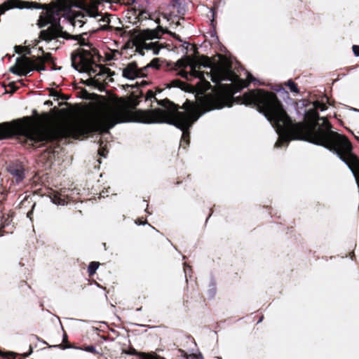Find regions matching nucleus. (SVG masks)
I'll return each mask as SVG.
<instances>
[{
  "instance_id": "nucleus-46",
  "label": "nucleus",
  "mask_w": 359,
  "mask_h": 359,
  "mask_svg": "<svg viewBox=\"0 0 359 359\" xmlns=\"http://www.w3.org/2000/svg\"><path fill=\"white\" fill-rule=\"evenodd\" d=\"M50 64L51 65V69H53V70L57 69L56 65L55 63V60H53V63H50Z\"/></svg>"
},
{
  "instance_id": "nucleus-30",
  "label": "nucleus",
  "mask_w": 359,
  "mask_h": 359,
  "mask_svg": "<svg viewBox=\"0 0 359 359\" xmlns=\"http://www.w3.org/2000/svg\"><path fill=\"white\" fill-rule=\"evenodd\" d=\"M79 348L81 349V350H84V351H86L87 352L93 353L95 355L100 354V353L97 352L95 350V348L93 346H92V345H90V346H84L83 347Z\"/></svg>"
},
{
  "instance_id": "nucleus-22",
  "label": "nucleus",
  "mask_w": 359,
  "mask_h": 359,
  "mask_svg": "<svg viewBox=\"0 0 359 359\" xmlns=\"http://www.w3.org/2000/svg\"><path fill=\"white\" fill-rule=\"evenodd\" d=\"M95 67H97L100 69L99 73L96 74V76H101L105 74H109L111 72V69L108 67H106L104 65H95Z\"/></svg>"
},
{
  "instance_id": "nucleus-27",
  "label": "nucleus",
  "mask_w": 359,
  "mask_h": 359,
  "mask_svg": "<svg viewBox=\"0 0 359 359\" xmlns=\"http://www.w3.org/2000/svg\"><path fill=\"white\" fill-rule=\"evenodd\" d=\"M102 144H103L102 141L100 140V149H98V154L100 156L105 158L107 156L108 149L106 146H102Z\"/></svg>"
},
{
  "instance_id": "nucleus-34",
  "label": "nucleus",
  "mask_w": 359,
  "mask_h": 359,
  "mask_svg": "<svg viewBox=\"0 0 359 359\" xmlns=\"http://www.w3.org/2000/svg\"><path fill=\"white\" fill-rule=\"evenodd\" d=\"M149 68V65H146L142 68H139V77H144L147 76L146 71Z\"/></svg>"
},
{
  "instance_id": "nucleus-50",
  "label": "nucleus",
  "mask_w": 359,
  "mask_h": 359,
  "mask_svg": "<svg viewBox=\"0 0 359 359\" xmlns=\"http://www.w3.org/2000/svg\"><path fill=\"white\" fill-rule=\"evenodd\" d=\"M142 359H154V358L152 357L149 356V355H144Z\"/></svg>"
},
{
  "instance_id": "nucleus-21",
  "label": "nucleus",
  "mask_w": 359,
  "mask_h": 359,
  "mask_svg": "<svg viewBox=\"0 0 359 359\" xmlns=\"http://www.w3.org/2000/svg\"><path fill=\"white\" fill-rule=\"evenodd\" d=\"M100 263L97 262H91L89 264L88 267V272L89 276H92L95 273L96 270L98 269Z\"/></svg>"
},
{
  "instance_id": "nucleus-57",
  "label": "nucleus",
  "mask_w": 359,
  "mask_h": 359,
  "mask_svg": "<svg viewBox=\"0 0 359 359\" xmlns=\"http://www.w3.org/2000/svg\"><path fill=\"white\" fill-rule=\"evenodd\" d=\"M178 13L182 14V15L184 14V13L181 12L180 11H178Z\"/></svg>"
},
{
  "instance_id": "nucleus-47",
  "label": "nucleus",
  "mask_w": 359,
  "mask_h": 359,
  "mask_svg": "<svg viewBox=\"0 0 359 359\" xmlns=\"http://www.w3.org/2000/svg\"><path fill=\"white\" fill-rule=\"evenodd\" d=\"M210 214L208 215V217H207V219H206V222L209 219V218H210V217H211V215H212V212H213V210H212V208H210Z\"/></svg>"
},
{
  "instance_id": "nucleus-43",
  "label": "nucleus",
  "mask_w": 359,
  "mask_h": 359,
  "mask_svg": "<svg viewBox=\"0 0 359 359\" xmlns=\"http://www.w3.org/2000/svg\"><path fill=\"white\" fill-rule=\"evenodd\" d=\"M283 141H285V142H287V139H285V140L279 139V140L276 142V147H280V146H281V144H282Z\"/></svg>"
},
{
  "instance_id": "nucleus-5",
  "label": "nucleus",
  "mask_w": 359,
  "mask_h": 359,
  "mask_svg": "<svg viewBox=\"0 0 359 359\" xmlns=\"http://www.w3.org/2000/svg\"><path fill=\"white\" fill-rule=\"evenodd\" d=\"M32 8L35 9H43L38 20L37 25L39 28H43L48 25L50 26L46 29H42L39 38L45 41H50L58 37H62L65 39H74L78 41L81 46L88 47V49L81 48L83 50L90 52L93 55L97 56V60L100 61L102 56L99 50L93 46L90 42H86L83 35H72L65 31L60 25V18L62 12L69 9L71 6L70 1L57 0L56 2L50 5L42 4H31ZM31 8V6L29 7Z\"/></svg>"
},
{
  "instance_id": "nucleus-36",
  "label": "nucleus",
  "mask_w": 359,
  "mask_h": 359,
  "mask_svg": "<svg viewBox=\"0 0 359 359\" xmlns=\"http://www.w3.org/2000/svg\"><path fill=\"white\" fill-rule=\"evenodd\" d=\"M15 53L18 54H21L22 52H24L25 49H27V47L26 46H15L14 47Z\"/></svg>"
},
{
  "instance_id": "nucleus-29",
  "label": "nucleus",
  "mask_w": 359,
  "mask_h": 359,
  "mask_svg": "<svg viewBox=\"0 0 359 359\" xmlns=\"http://www.w3.org/2000/svg\"><path fill=\"white\" fill-rule=\"evenodd\" d=\"M184 354V356L186 358V359H203V355L199 354H189L188 355L187 353H185L184 351H182Z\"/></svg>"
},
{
  "instance_id": "nucleus-51",
  "label": "nucleus",
  "mask_w": 359,
  "mask_h": 359,
  "mask_svg": "<svg viewBox=\"0 0 359 359\" xmlns=\"http://www.w3.org/2000/svg\"><path fill=\"white\" fill-rule=\"evenodd\" d=\"M83 6H84V2L83 1L79 2V5H78L79 7L83 8Z\"/></svg>"
},
{
  "instance_id": "nucleus-35",
  "label": "nucleus",
  "mask_w": 359,
  "mask_h": 359,
  "mask_svg": "<svg viewBox=\"0 0 359 359\" xmlns=\"http://www.w3.org/2000/svg\"><path fill=\"white\" fill-rule=\"evenodd\" d=\"M201 59L203 60L201 62L202 65H203L204 67H209L210 65V62H210V58L208 57L202 56Z\"/></svg>"
},
{
  "instance_id": "nucleus-25",
  "label": "nucleus",
  "mask_w": 359,
  "mask_h": 359,
  "mask_svg": "<svg viewBox=\"0 0 359 359\" xmlns=\"http://www.w3.org/2000/svg\"><path fill=\"white\" fill-rule=\"evenodd\" d=\"M313 108L318 111V109H320V111H325L327 109V107L326 104L321 102L318 100L315 101L313 103Z\"/></svg>"
},
{
  "instance_id": "nucleus-52",
  "label": "nucleus",
  "mask_w": 359,
  "mask_h": 359,
  "mask_svg": "<svg viewBox=\"0 0 359 359\" xmlns=\"http://www.w3.org/2000/svg\"><path fill=\"white\" fill-rule=\"evenodd\" d=\"M39 51L41 52L42 53V55H43L45 53V51L42 47L39 48Z\"/></svg>"
},
{
  "instance_id": "nucleus-60",
  "label": "nucleus",
  "mask_w": 359,
  "mask_h": 359,
  "mask_svg": "<svg viewBox=\"0 0 359 359\" xmlns=\"http://www.w3.org/2000/svg\"><path fill=\"white\" fill-rule=\"evenodd\" d=\"M180 183V182L177 181V182H176V184H179Z\"/></svg>"
},
{
  "instance_id": "nucleus-19",
  "label": "nucleus",
  "mask_w": 359,
  "mask_h": 359,
  "mask_svg": "<svg viewBox=\"0 0 359 359\" xmlns=\"http://www.w3.org/2000/svg\"><path fill=\"white\" fill-rule=\"evenodd\" d=\"M114 16L111 14H106L99 20V22H102L103 24L101 25L100 29L102 30H108L111 28L109 26L110 23V18Z\"/></svg>"
},
{
  "instance_id": "nucleus-1",
  "label": "nucleus",
  "mask_w": 359,
  "mask_h": 359,
  "mask_svg": "<svg viewBox=\"0 0 359 359\" xmlns=\"http://www.w3.org/2000/svg\"><path fill=\"white\" fill-rule=\"evenodd\" d=\"M241 104L253 106L277 127L284 126L287 137L291 140H306L323 146L336 154L348 168H352L354 157H359L353 152V145L345 135L332 130V126L325 118H320L314 109L308 110L305 118L312 123H293L276 93L257 88L237 97Z\"/></svg>"
},
{
  "instance_id": "nucleus-44",
  "label": "nucleus",
  "mask_w": 359,
  "mask_h": 359,
  "mask_svg": "<svg viewBox=\"0 0 359 359\" xmlns=\"http://www.w3.org/2000/svg\"><path fill=\"white\" fill-rule=\"evenodd\" d=\"M54 346L59 347V348H62V349H65V348L70 347V346H69L67 344V345L58 344V345H55Z\"/></svg>"
},
{
  "instance_id": "nucleus-32",
  "label": "nucleus",
  "mask_w": 359,
  "mask_h": 359,
  "mask_svg": "<svg viewBox=\"0 0 359 359\" xmlns=\"http://www.w3.org/2000/svg\"><path fill=\"white\" fill-rule=\"evenodd\" d=\"M149 14L147 11H140L137 15L139 21L146 20L149 18Z\"/></svg>"
},
{
  "instance_id": "nucleus-45",
  "label": "nucleus",
  "mask_w": 359,
  "mask_h": 359,
  "mask_svg": "<svg viewBox=\"0 0 359 359\" xmlns=\"http://www.w3.org/2000/svg\"><path fill=\"white\" fill-rule=\"evenodd\" d=\"M106 57H107V60H114V54H107V55H106Z\"/></svg>"
},
{
  "instance_id": "nucleus-2",
  "label": "nucleus",
  "mask_w": 359,
  "mask_h": 359,
  "mask_svg": "<svg viewBox=\"0 0 359 359\" xmlns=\"http://www.w3.org/2000/svg\"><path fill=\"white\" fill-rule=\"evenodd\" d=\"M19 122L14 126L15 134L10 139L16 137L27 149L47 148L40 154V161L52 162L55 157V149L60 148V142L67 137L79 139L88 135L89 128L86 122H73L58 128L39 126L34 123L32 116H24L15 119Z\"/></svg>"
},
{
  "instance_id": "nucleus-39",
  "label": "nucleus",
  "mask_w": 359,
  "mask_h": 359,
  "mask_svg": "<svg viewBox=\"0 0 359 359\" xmlns=\"http://www.w3.org/2000/svg\"><path fill=\"white\" fill-rule=\"evenodd\" d=\"M129 355H137V352L134 348H130L128 351H126Z\"/></svg>"
},
{
  "instance_id": "nucleus-28",
  "label": "nucleus",
  "mask_w": 359,
  "mask_h": 359,
  "mask_svg": "<svg viewBox=\"0 0 359 359\" xmlns=\"http://www.w3.org/2000/svg\"><path fill=\"white\" fill-rule=\"evenodd\" d=\"M149 67H152L156 69H160L161 65H160V59L159 58H154L149 64Z\"/></svg>"
},
{
  "instance_id": "nucleus-18",
  "label": "nucleus",
  "mask_w": 359,
  "mask_h": 359,
  "mask_svg": "<svg viewBox=\"0 0 359 359\" xmlns=\"http://www.w3.org/2000/svg\"><path fill=\"white\" fill-rule=\"evenodd\" d=\"M82 83L88 86H94L95 88H100L102 86V83L100 81V78H92L86 79V81L82 80Z\"/></svg>"
},
{
  "instance_id": "nucleus-14",
  "label": "nucleus",
  "mask_w": 359,
  "mask_h": 359,
  "mask_svg": "<svg viewBox=\"0 0 359 359\" xmlns=\"http://www.w3.org/2000/svg\"><path fill=\"white\" fill-rule=\"evenodd\" d=\"M139 68L136 62L128 63L125 68L123 69L122 75L128 79H135L139 77Z\"/></svg>"
},
{
  "instance_id": "nucleus-4",
  "label": "nucleus",
  "mask_w": 359,
  "mask_h": 359,
  "mask_svg": "<svg viewBox=\"0 0 359 359\" xmlns=\"http://www.w3.org/2000/svg\"><path fill=\"white\" fill-rule=\"evenodd\" d=\"M229 97L222 95L218 97L202 100L199 106L187 100L180 107L185 111H180L177 109L170 116L167 111L157 108L156 110L149 111L147 114L153 116L154 119L147 121L148 123H167L175 126L182 131L180 147L186 149L190 142L189 128L203 114L214 109H220L225 105Z\"/></svg>"
},
{
  "instance_id": "nucleus-7",
  "label": "nucleus",
  "mask_w": 359,
  "mask_h": 359,
  "mask_svg": "<svg viewBox=\"0 0 359 359\" xmlns=\"http://www.w3.org/2000/svg\"><path fill=\"white\" fill-rule=\"evenodd\" d=\"M170 34L174 39L182 41L179 35L175 33H172L168 29H165L161 26H158L156 29H133L131 31L130 36L133 38L134 44L136 46V50L140 55H144V52L143 48L144 41L154 39H159L164 34Z\"/></svg>"
},
{
  "instance_id": "nucleus-41",
  "label": "nucleus",
  "mask_w": 359,
  "mask_h": 359,
  "mask_svg": "<svg viewBox=\"0 0 359 359\" xmlns=\"http://www.w3.org/2000/svg\"><path fill=\"white\" fill-rule=\"evenodd\" d=\"M8 86L13 90V91H16L19 88V87L16 86L13 82L10 83Z\"/></svg>"
},
{
  "instance_id": "nucleus-37",
  "label": "nucleus",
  "mask_w": 359,
  "mask_h": 359,
  "mask_svg": "<svg viewBox=\"0 0 359 359\" xmlns=\"http://www.w3.org/2000/svg\"><path fill=\"white\" fill-rule=\"evenodd\" d=\"M0 218L1 222V228L3 229L5 227L6 225H8L9 217L8 216L6 219H4V216H0Z\"/></svg>"
},
{
  "instance_id": "nucleus-49",
  "label": "nucleus",
  "mask_w": 359,
  "mask_h": 359,
  "mask_svg": "<svg viewBox=\"0 0 359 359\" xmlns=\"http://www.w3.org/2000/svg\"><path fill=\"white\" fill-rule=\"evenodd\" d=\"M32 215V210L27 212V217L32 219V217H31Z\"/></svg>"
},
{
  "instance_id": "nucleus-3",
  "label": "nucleus",
  "mask_w": 359,
  "mask_h": 359,
  "mask_svg": "<svg viewBox=\"0 0 359 359\" xmlns=\"http://www.w3.org/2000/svg\"><path fill=\"white\" fill-rule=\"evenodd\" d=\"M144 94L142 90L139 93L134 90L126 100H123L121 106L110 107L98 111L89 121L86 122L90 128L86 133L94 132L100 134L107 133L109 130L114 128L116 124L125 122H140L149 124L146 122L150 119H154L153 116L147 114L149 111L156 110L137 109Z\"/></svg>"
},
{
  "instance_id": "nucleus-55",
  "label": "nucleus",
  "mask_w": 359,
  "mask_h": 359,
  "mask_svg": "<svg viewBox=\"0 0 359 359\" xmlns=\"http://www.w3.org/2000/svg\"><path fill=\"white\" fill-rule=\"evenodd\" d=\"M211 77H212V81L213 82H217V81H218V79H214V77H213V76H212V75H211Z\"/></svg>"
},
{
  "instance_id": "nucleus-54",
  "label": "nucleus",
  "mask_w": 359,
  "mask_h": 359,
  "mask_svg": "<svg viewBox=\"0 0 359 359\" xmlns=\"http://www.w3.org/2000/svg\"><path fill=\"white\" fill-rule=\"evenodd\" d=\"M32 352V348H30V351L28 353H25L24 354V356L25 357H27L29 355H30V353Z\"/></svg>"
},
{
  "instance_id": "nucleus-24",
  "label": "nucleus",
  "mask_w": 359,
  "mask_h": 359,
  "mask_svg": "<svg viewBox=\"0 0 359 359\" xmlns=\"http://www.w3.org/2000/svg\"><path fill=\"white\" fill-rule=\"evenodd\" d=\"M0 355L6 359H15L18 354L11 351L4 352L0 350Z\"/></svg>"
},
{
  "instance_id": "nucleus-10",
  "label": "nucleus",
  "mask_w": 359,
  "mask_h": 359,
  "mask_svg": "<svg viewBox=\"0 0 359 359\" xmlns=\"http://www.w3.org/2000/svg\"><path fill=\"white\" fill-rule=\"evenodd\" d=\"M86 14L88 16L96 18L98 15H101L99 13L97 8L95 6L88 7L84 9L83 11H72V17L71 22L74 26L76 22L81 24L80 26H82L84 23V19L86 18Z\"/></svg>"
},
{
  "instance_id": "nucleus-13",
  "label": "nucleus",
  "mask_w": 359,
  "mask_h": 359,
  "mask_svg": "<svg viewBox=\"0 0 359 359\" xmlns=\"http://www.w3.org/2000/svg\"><path fill=\"white\" fill-rule=\"evenodd\" d=\"M19 121H6L0 123V140H8L15 134L14 126Z\"/></svg>"
},
{
  "instance_id": "nucleus-33",
  "label": "nucleus",
  "mask_w": 359,
  "mask_h": 359,
  "mask_svg": "<svg viewBox=\"0 0 359 359\" xmlns=\"http://www.w3.org/2000/svg\"><path fill=\"white\" fill-rule=\"evenodd\" d=\"M191 46V49L194 51V53L195 55L198 54V48L196 47V45H192L189 42H184V47L187 49L189 48V47Z\"/></svg>"
},
{
  "instance_id": "nucleus-6",
  "label": "nucleus",
  "mask_w": 359,
  "mask_h": 359,
  "mask_svg": "<svg viewBox=\"0 0 359 359\" xmlns=\"http://www.w3.org/2000/svg\"><path fill=\"white\" fill-rule=\"evenodd\" d=\"M97 60V55H93L90 52L83 50L82 48H77L71 54V62L74 69L79 72L88 73L92 76L93 74H97V69L93 67L95 66Z\"/></svg>"
},
{
  "instance_id": "nucleus-16",
  "label": "nucleus",
  "mask_w": 359,
  "mask_h": 359,
  "mask_svg": "<svg viewBox=\"0 0 359 359\" xmlns=\"http://www.w3.org/2000/svg\"><path fill=\"white\" fill-rule=\"evenodd\" d=\"M167 88H179L182 90H187V87H189V85L186 82L181 81L180 79H176L170 81L169 83L166 85Z\"/></svg>"
},
{
  "instance_id": "nucleus-12",
  "label": "nucleus",
  "mask_w": 359,
  "mask_h": 359,
  "mask_svg": "<svg viewBox=\"0 0 359 359\" xmlns=\"http://www.w3.org/2000/svg\"><path fill=\"white\" fill-rule=\"evenodd\" d=\"M248 86H249V82H247L244 79H238V80L234 81V83L233 84V91L231 93L229 94V93H222L216 96L205 97L203 100L211 99L213 97H220L222 95H226V96H228L229 97V99L226 102H225V105L224 107H225V106L231 107L232 104H233V95L237 92H240L243 88H247Z\"/></svg>"
},
{
  "instance_id": "nucleus-59",
  "label": "nucleus",
  "mask_w": 359,
  "mask_h": 359,
  "mask_svg": "<svg viewBox=\"0 0 359 359\" xmlns=\"http://www.w3.org/2000/svg\"><path fill=\"white\" fill-rule=\"evenodd\" d=\"M64 337H64V340H65V339H67V335H66V334H65V335H64Z\"/></svg>"
},
{
  "instance_id": "nucleus-56",
  "label": "nucleus",
  "mask_w": 359,
  "mask_h": 359,
  "mask_svg": "<svg viewBox=\"0 0 359 359\" xmlns=\"http://www.w3.org/2000/svg\"><path fill=\"white\" fill-rule=\"evenodd\" d=\"M130 1H128L127 3H128V4H132V3H133V2L135 1V0H130Z\"/></svg>"
},
{
  "instance_id": "nucleus-8",
  "label": "nucleus",
  "mask_w": 359,
  "mask_h": 359,
  "mask_svg": "<svg viewBox=\"0 0 359 359\" xmlns=\"http://www.w3.org/2000/svg\"><path fill=\"white\" fill-rule=\"evenodd\" d=\"M32 65H34V61L32 58L23 55L17 58L15 65L11 67L10 71L20 76H27L33 71Z\"/></svg>"
},
{
  "instance_id": "nucleus-53",
  "label": "nucleus",
  "mask_w": 359,
  "mask_h": 359,
  "mask_svg": "<svg viewBox=\"0 0 359 359\" xmlns=\"http://www.w3.org/2000/svg\"><path fill=\"white\" fill-rule=\"evenodd\" d=\"M26 52V54L27 55H30L31 54V50L29 48H27V49H25V50Z\"/></svg>"
},
{
  "instance_id": "nucleus-61",
  "label": "nucleus",
  "mask_w": 359,
  "mask_h": 359,
  "mask_svg": "<svg viewBox=\"0 0 359 359\" xmlns=\"http://www.w3.org/2000/svg\"><path fill=\"white\" fill-rule=\"evenodd\" d=\"M219 359H222L221 358H219Z\"/></svg>"
},
{
  "instance_id": "nucleus-38",
  "label": "nucleus",
  "mask_w": 359,
  "mask_h": 359,
  "mask_svg": "<svg viewBox=\"0 0 359 359\" xmlns=\"http://www.w3.org/2000/svg\"><path fill=\"white\" fill-rule=\"evenodd\" d=\"M352 50L354 55L357 57H359V46L353 45L352 47Z\"/></svg>"
},
{
  "instance_id": "nucleus-17",
  "label": "nucleus",
  "mask_w": 359,
  "mask_h": 359,
  "mask_svg": "<svg viewBox=\"0 0 359 359\" xmlns=\"http://www.w3.org/2000/svg\"><path fill=\"white\" fill-rule=\"evenodd\" d=\"M33 60L34 61V65H32L33 70L39 72L46 70V63L43 61L42 57H36L34 56Z\"/></svg>"
},
{
  "instance_id": "nucleus-23",
  "label": "nucleus",
  "mask_w": 359,
  "mask_h": 359,
  "mask_svg": "<svg viewBox=\"0 0 359 359\" xmlns=\"http://www.w3.org/2000/svg\"><path fill=\"white\" fill-rule=\"evenodd\" d=\"M286 86H288V88L291 92L297 93V94L299 93V89L297 83H294L292 80H289L287 82Z\"/></svg>"
},
{
  "instance_id": "nucleus-9",
  "label": "nucleus",
  "mask_w": 359,
  "mask_h": 359,
  "mask_svg": "<svg viewBox=\"0 0 359 359\" xmlns=\"http://www.w3.org/2000/svg\"><path fill=\"white\" fill-rule=\"evenodd\" d=\"M145 100H151V101H155L157 102V104L162 107L165 108V109H163L164 111H167L168 113V115L170 116L173 112L176 111L177 109H180V107L178 104H175L173 102L170 101L168 98H165L163 100H158L156 97V93L153 91L152 90H149L146 93V95L144 96Z\"/></svg>"
},
{
  "instance_id": "nucleus-42",
  "label": "nucleus",
  "mask_w": 359,
  "mask_h": 359,
  "mask_svg": "<svg viewBox=\"0 0 359 359\" xmlns=\"http://www.w3.org/2000/svg\"><path fill=\"white\" fill-rule=\"evenodd\" d=\"M173 7H177L180 5V0H172Z\"/></svg>"
},
{
  "instance_id": "nucleus-40",
  "label": "nucleus",
  "mask_w": 359,
  "mask_h": 359,
  "mask_svg": "<svg viewBox=\"0 0 359 359\" xmlns=\"http://www.w3.org/2000/svg\"><path fill=\"white\" fill-rule=\"evenodd\" d=\"M255 80V79L254 78V76L252 74H249L248 76V78L245 81L247 82H249V84H250L251 82L254 81Z\"/></svg>"
},
{
  "instance_id": "nucleus-48",
  "label": "nucleus",
  "mask_w": 359,
  "mask_h": 359,
  "mask_svg": "<svg viewBox=\"0 0 359 359\" xmlns=\"http://www.w3.org/2000/svg\"><path fill=\"white\" fill-rule=\"evenodd\" d=\"M162 90H163L162 89H161L160 88L157 87V88H156V90H155L154 92H155V93H156H156H161V92H162Z\"/></svg>"
},
{
  "instance_id": "nucleus-15",
  "label": "nucleus",
  "mask_w": 359,
  "mask_h": 359,
  "mask_svg": "<svg viewBox=\"0 0 359 359\" xmlns=\"http://www.w3.org/2000/svg\"><path fill=\"white\" fill-rule=\"evenodd\" d=\"M142 43L143 48H145L146 50H151L154 55H158L161 48V46L158 41L147 43L146 41H144Z\"/></svg>"
},
{
  "instance_id": "nucleus-11",
  "label": "nucleus",
  "mask_w": 359,
  "mask_h": 359,
  "mask_svg": "<svg viewBox=\"0 0 359 359\" xmlns=\"http://www.w3.org/2000/svg\"><path fill=\"white\" fill-rule=\"evenodd\" d=\"M8 172L13 176V181L19 184L25 179V168L19 161L11 162L7 167Z\"/></svg>"
},
{
  "instance_id": "nucleus-26",
  "label": "nucleus",
  "mask_w": 359,
  "mask_h": 359,
  "mask_svg": "<svg viewBox=\"0 0 359 359\" xmlns=\"http://www.w3.org/2000/svg\"><path fill=\"white\" fill-rule=\"evenodd\" d=\"M36 57H42V60L45 63H53V60H55L53 57L52 54L50 53H45L43 55L36 56Z\"/></svg>"
},
{
  "instance_id": "nucleus-58",
  "label": "nucleus",
  "mask_w": 359,
  "mask_h": 359,
  "mask_svg": "<svg viewBox=\"0 0 359 359\" xmlns=\"http://www.w3.org/2000/svg\"><path fill=\"white\" fill-rule=\"evenodd\" d=\"M156 22H157V23H160V19H158V20H156Z\"/></svg>"
},
{
  "instance_id": "nucleus-31",
  "label": "nucleus",
  "mask_w": 359,
  "mask_h": 359,
  "mask_svg": "<svg viewBox=\"0 0 359 359\" xmlns=\"http://www.w3.org/2000/svg\"><path fill=\"white\" fill-rule=\"evenodd\" d=\"M149 83L148 81H142L140 83H136V86H133V85L129 86V85H127V86L128 87H131L132 88H137L136 91L139 93V91L140 90V87H144V86L148 85Z\"/></svg>"
},
{
  "instance_id": "nucleus-20",
  "label": "nucleus",
  "mask_w": 359,
  "mask_h": 359,
  "mask_svg": "<svg viewBox=\"0 0 359 359\" xmlns=\"http://www.w3.org/2000/svg\"><path fill=\"white\" fill-rule=\"evenodd\" d=\"M196 67L195 65H193L191 66V74L194 76L198 77L201 79V81H204V83H205V86H207V87L210 86V83L204 79L203 73L200 71L196 70Z\"/></svg>"
}]
</instances>
